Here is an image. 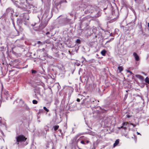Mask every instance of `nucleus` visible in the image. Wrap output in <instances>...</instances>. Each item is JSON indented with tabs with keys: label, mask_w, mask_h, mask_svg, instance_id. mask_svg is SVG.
<instances>
[{
	"label": "nucleus",
	"mask_w": 149,
	"mask_h": 149,
	"mask_svg": "<svg viewBox=\"0 0 149 149\" xmlns=\"http://www.w3.org/2000/svg\"><path fill=\"white\" fill-rule=\"evenodd\" d=\"M148 26L149 27V23H148Z\"/></svg>",
	"instance_id": "obj_43"
},
{
	"label": "nucleus",
	"mask_w": 149,
	"mask_h": 149,
	"mask_svg": "<svg viewBox=\"0 0 149 149\" xmlns=\"http://www.w3.org/2000/svg\"><path fill=\"white\" fill-rule=\"evenodd\" d=\"M1 100H0V107L1 106Z\"/></svg>",
	"instance_id": "obj_34"
},
{
	"label": "nucleus",
	"mask_w": 149,
	"mask_h": 149,
	"mask_svg": "<svg viewBox=\"0 0 149 149\" xmlns=\"http://www.w3.org/2000/svg\"><path fill=\"white\" fill-rule=\"evenodd\" d=\"M59 127L58 125H55L53 126V128H54V130L56 131L58 128Z\"/></svg>",
	"instance_id": "obj_15"
},
{
	"label": "nucleus",
	"mask_w": 149,
	"mask_h": 149,
	"mask_svg": "<svg viewBox=\"0 0 149 149\" xmlns=\"http://www.w3.org/2000/svg\"><path fill=\"white\" fill-rule=\"evenodd\" d=\"M85 100H84H84H83V103H85V101H84Z\"/></svg>",
	"instance_id": "obj_40"
},
{
	"label": "nucleus",
	"mask_w": 149,
	"mask_h": 149,
	"mask_svg": "<svg viewBox=\"0 0 149 149\" xmlns=\"http://www.w3.org/2000/svg\"><path fill=\"white\" fill-rule=\"evenodd\" d=\"M16 144L19 145V143L24 142L26 141L27 138L23 135H20L16 137Z\"/></svg>",
	"instance_id": "obj_1"
},
{
	"label": "nucleus",
	"mask_w": 149,
	"mask_h": 149,
	"mask_svg": "<svg viewBox=\"0 0 149 149\" xmlns=\"http://www.w3.org/2000/svg\"><path fill=\"white\" fill-rule=\"evenodd\" d=\"M41 110H40L39 111V112H40L41 111Z\"/></svg>",
	"instance_id": "obj_46"
},
{
	"label": "nucleus",
	"mask_w": 149,
	"mask_h": 149,
	"mask_svg": "<svg viewBox=\"0 0 149 149\" xmlns=\"http://www.w3.org/2000/svg\"><path fill=\"white\" fill-rule=\"evenodd\" d=\"M20 101L21 102V103L22 104H23L24 103V102L22 100V99H20Z\"/></svg>",
	"instance_id": "obj_23"
},
{
	"label": "nucleus",
	"mask_w": 149,
	"mask_h": 149,
	"mask_svg": "<svg viewBox=\"0 0 149 149\" xmlns=\"http://www.w3.org/2000/svg\"><path fill=\"white\" fill-rule=\"evenodd\" d=\"M135 76L141 81H143V77L141 75L137 74Z\"/></svg>",
	"instance_id": "obj_11"
},
{
	"label": "nucleus",
	"mask_w": 149,
	"mask_h": 149,
	"mask_svg": "<svg viewBox=\"0 0 149 149\" xmlns=\"http://www.w3.org/2000/svg\"><path fill=\"white\" fill-rule=\"evenodd\" d=\"M145 82L148 83V84H149V78L148 77H146L145 79Z\"/></svg>",
	"instance_id": "obj_16"
},
{
	"label": "nucleus",
	"mask_w": 149,
	"mask_h": 149,
	"mask_svg": "<svg viewBox=\"0 0 149 149\" xmlns=\"http://www.w3.org/2000/svg\"><path fill=\"white\" fill-rule=\"evenodd\" d=\"M106 53V51L105 50H102L101 52V54L103 56H105Z\"/></svg>",
	"instance_id": "obj_12"
},
{
	"label": "nucleus",
	"mask_w": 149,
	"mask_h": 149,
	"mask_svg": "<svg viewBox=\"0 0 149 149\" xmlns=\"http://www.w3.org/2000/svg\"><path fill=\"white\" fill-rule=\"evenodd\" d=\"M43 109L44 110H45L47 112H48L49 111V110L47 108H46V107H43Z\"/></svg>",
	"instance_id": "obj_18"
},
{
	"label": "nucleus",
	"mask_w": 149,
	"mask_h": 149,
	"mask_svg": "<svg viewBox=\"0 0 149 149\" xmlns=\"http://www.w3.org/2000/svg\"><path fill=\"white\" fill-rule=\"evenodd\" d=\"M130 125H133V127H134L135 126H136V125H134L133 124H132V123H130Z\"/></svg>",
	"instance_id": "obj_29"
},
{
	"label": "nucleus",
	"mask_w": 149,
	"mask_h": 149,
	"mask_svg": "<svg viewBox=\"0 0 149 149\" xmlns=\"http://www.w3.org/2000/svg\"><path fill=\"white\" fill-rule=\"evenodd\" d=\"M119 139H117L115 141V143L113 145V147H115L119 143Z\"/></svg>",
	"instance_id": "obj_10"
},
{
	"label": "nucleus",
	"mask_w": 149,
	"mask_h": 149,
	"mask_svg": "<svg viewBox=\"0 0 149 149\" xmlns=\"http://www.w3.org/2000/svg\"><path fill=\"white\" fill-rule=\"evenodd\" d=\"M77 101L78 102H79L80 101V99L79 98H77Z\"/></svg>",
	"instance_id": "obj_26"
},
{
	"label": "nucleus",
	"mask_w": 149,
	"mask_h": 149,
	"mask_svg": "<svg viewBox=\"0 0 149 149\" xmlns=\"http://www.w3.org/2000/svg\"><path fill=\"white\" fill-rule=\"evenodd\" d=\"M126 116H127V117L128 118H130L131 117V116H130V115H127Z\"/></svg>",
	"instance_id": "obj_24"
},
{
	"label": "nucleus",
	"mask_w": 149,
	"mask_h": 149,
	"mask_svg": "<svg viewBox=\"0 0 149 149\" xmlns=\"http://www.w3.org/2000/svg\"><path fill=\"white\" fill-rule=\"evenodd\" d=\"M47 23L43 25L42 28L45 27L47 25Z\"/></svg>",
	"instance_id": "obj_25"
},
{
	"label": "nucleus",
	"mask_w": 149,
	"mask_h": 149,
	"mask_svg": "<svg viewBox=\"0 0 149 149\" xmlns=\"http://www.w3.org/2000/svg\"><path fill=\"white\" fill-rule=\"evenodd\" d=\"M118 69L119 70L120 72H121L123 70V68L122 66H118Z\"/></svg>",
	"instance_id": "obj_14"
},
{
	"label": "nucleus",
	"mask_w": 149,
	"mask_h": 149,
	"mask_svg": "<svg viewBox=\"0 0 149 149\" xmlns=\"http://www.w3.org/2000/svg\"><path fill=\"white\" fill-rule=\"evenodd\" d=\"M114 39V38H111L110 39V40H111V41H112V40H113Z\"/></svg>",
	"instance_id": "obj_30"
},
{
	"label": "nucleus",
	"mask_w": 149,
	"mask_h": 149,
	"mask_svg": "<svg viewBox=\"0 0 149 149\" xmlns=\"http://www.w3.org/2000/svg\"><path fill=\"white\" fill-rule=\"evenodd\" d=\"M76 42L77 43L80 44V40L79 39H77V40Z\"/></svg>",
	"instance_id": "obj_20"
},
{
	"label": "nucleus",
	"mask_w": 149,
	"mask_h": 149,
	"mask_svg": "<svg viewBox=\"0 0 149 149\" xmlns=\"http://www.w3.org/2000/svg\"><path fill=\"white\" fill-rule=\"evenodd\" d=\"M32 73L33 74H35L36 72V71L35 70H31Z\"/></svg>",
	"instance_id": "obj_19"
},
{
	"label": "nucleus",
	"mask_w": 149,
	"mask_h": 149,
	"mask_svg": "<svg viewBox=\"0 0 149 149\" xmlns=\"http://www.w3.org/2000/svg\"><path fill=\"white\" fill-rule=\"evenodd\" d=\"M110 36H112V33H111L110 35Z\"/></svg>",
	"instance_id": "obj_39"
},
{
	"label": "nucleus",
	"mask_w": 149,
	"mask_h": 149,
	"mask_svg": "<svg viewBox=\"0 0 149 149\" xmlns=\"http://www.w3.org/2000/svg\"><path fill=\"white\" fill-rule=\"evenodd\" d=\"M127 72L129 73H130L131 74L132 73V72L130 70H128Z\"/></svg>",
	"instance_id": "obj_28"
},
{
	"label": "nucleus",
	"mask_w": 149,
	"mask_h": 149,
	"mask_svg": "<svg viewBox=\"0 0 149 149\" xmlns=\"http://www.w3.org/2000/svg\"><path fill=\"white\" fill-rule=\"evenodd\" d=\"M49 33V32H48L46 33V34H48Z\"/></svg>",
	"instance_id": "obj_35"
},
{
	"label": "nucleus",
	"mask_w": 149,
	"mask_h": 149,
	"mask_svg": "<svg viewBox=\"0 0 149 149\" xmlns=\"http://www.w3.org/2000/svg\"><path fill=\"white\" fill-rule=\"evenodd\" d=\"M77 148H78L79 149H81V148H80L79 147V146H77Z\"/></svg>",
	"instance_id": "obj_42"
},
{
	"label": "nucleus",
	"mask_w": 149,
	"mask_h": 149,
	"mask_svg": "<svg viewBox=\"0 0 149 149\" xmlns=\"http://www.w3.org/2000/svg\"><path fill=\"white\" fill-rule=\"evenodd\" d=\"M79 139H78L77 140V143H78V142L79 141Z\"/></svg>",
	"instance_id": "obj_33"
},
{
	"label": "nucleus",
	"mask_w": 149,
	"mask_h": 149,
	"mask_svg": "<svg viewBox=\"0 0 149 149\" xmlns=\"http://www.w3.org/2000/svg\"><path fill=\"white\" fill-rule=\"evenodd\" d=\"M46 42L45 41H43V42H41L40 41H38L37 42V44H40V45H43Z\"/></svg>",
	"instance_id": "obj_13"
},
{
	"label": "nucleus",
	"mask_w": 149,
	"mask_h": 149,
	"mask_svg": "<svg viewBox=\"0 0 149 149\" xmlns=\"http://www.w3.org/2000/svg\"><path fill=\"white\" fill-rule=\"evenodd\" d=\"M86 143H89V141H88V140H87V141H86Z\"/></svg>",
	"instance_id": "obj_32"
},
{
	"label": "nucleus",
	"mask_w": 149,
	"mask_h": 149,
	"mask_svg": "<svg viewBox=\"0 0 149 149\" xmlns=\"http://www.w3.org/2000/svg\"><path fill=\"white\" fill-rule=\"evenodd\" d=\"M125 137H126V136H127V134H125Z\"/></svg>",
	"instance_id": "obj_45"
},
{
	"label": "nucleus",
	"mask_w": 149,
	"mask_h": 149,
	"mask_svg": "<svg viewBox=\"0 0 149 149\" xmlns=\"http://www.w3.org/2000/svg\"><path fill=\"white\" fill-rule=\"evenodd\" d=\"M109 123H106V126H108V125H108V124Z\"/></svg>",
	"instance_id": "obj_38"
},
{
	"label": "nucleus",
	"mask_w": 149,
	"mask_h": 149,
	"mask_svg": "<svg viewBox=\"0 0 149 149\" xmlns=\"http://www.w3.org/2000/svg\"><path fill=\"white\" fill-rule=\"evenodd\" d=\"M84 59L85 60V59L84 58Z\"/></svg>",
	"instance_id": "obj_51"
},
{
	"label": "nucleus",
	"mask_w": 149,
	"mask_h": 149,
	"mask_svg": "<svg viewBox=\"0 0 149 149\" xmlns=\"http://www.w3.org/2000/svg\"><path fill=\"white\" fill-rule=\"evenodd\" d=\"M133 55L135 58V60L137 61H138L140 59L139 56L137 55L136 52H134Z\"/></svg>",
	"instance_id": "obj_8"
},
{
	"label": "nucleus",
	"mask_w": 149,
	"mask_h": 149,
	"mask_svg": "<svg viewBox=\"0 0 149 149\" xmlns=\"http://www.w3.org/2000/svg\"><path fill=\"white\" fill-rule=\"evenodd\" d=\"M109 120V118H108L107 119V120Z\"/></svg>",
	"instance_id": "obj_44"
},
{
	"label": "nucleus",
	"mask_w": 149,
	"mask_h": 149,
	"mask_svg": "<svg viewBox=\"0 0 149 149\" xmlns=\"http://www.w3.org/2000/svg\"><path fill=\"white\" fill-rule=\"evenodd\" d=\"M81 31H83V29H81Z\"/></svg>",
	"instance_id": "obj_48"
},
{
	"label": "nucleus",
	"mask_w": 149,
	"mask_h": 149,
	"mask_svg": "<svg viewBox=\"0 0 149 149\" xmlns=\"http://www.w3.org/2000/svg\"><path fill=\"white\" fill-rule=\"evenodd\" d=\"M45 50V49L44 48H42V49H40V51L41 52L42 51L43 52Z\"/></svg>",
	"instance_id": "obj_27"
},
{
	"label": "nucleus",
	"mask_w": 149,
	"mask_h": 149,
	"mask_svg": "<svg viewBox=\"0 0 149 149\" xmlns=\"http://www.w3.org/2000/svg\"><path fill=\"white\" fill-rule=\"evenodd\" d=\"M33 103L34 104H36L38 103V101L36 100H33Z\"/></svg>",
	"instance_id": "obj_17"
},
{
	"label": "nucleus",
	"mask_w": 149,
	"mask_h": 149,
	"mask_svg": "<svg viewBox=\"0 0 149 149\" xmlns=\"http://www.w3.org/2000/svg\"><path fill=\"white\" fill-rule=\"evenodd\" d=\"M137 134H138V135H139H139H141V134L139 133V132H137Z\"/></svg>",
	"instance_id": "obj_36"
},
{
	"label": "nucleus",
	"mask_w": 149,
	"mask_h": 149,
	"mask_svg": "<svg viewBox=\"0 0 149 149\" xmlns=\"http://www.w3.org/2000/svg\"><path fill=\"white\" fill-rule=\"evenodd\" d=\"M15 4L17 7L19 8L24 10L26 9V6L24 4V3L15 1Z\"/></svg>",
	"instance_id": "obj_3"
},
{
	"label": "nucleus",
	"mask_w": 149,
	"mask_h": 149,
	"mask_svg": "<svg viewBox=\"0 0 149 149\" xmlns=\"http://www.w3.org/2000/svg\"><path fill=\"white\" fill-rule=\"evenodd\" d=\"M6 95L8 94V91H6Z\"/></svg>",
	"instance_id": "obj_37"
},
{
	"label": "nucleus",
	"mask_w": 149,
	"mask_h": 149,
	"mask_svg": "<svg viewBox=\"0 0 149 149\" xmlns=\"http://www.w3.org/2000/svg\"><path fill=\"white\" fill-rule=\"evenodd\" d=\"M129 124L127 122H125L123 123L122 124V126H121L120 127H119L118 128V129H120V128H123L125 130L127 129V125H129Z\"/></svg>",
	"instance_id": "obj_4"
},
{
	"label": "nucleus",
	"mask_w": 149,
	"mask_h": 149,
	"mask_svg": "<svg viewBox=\"0 0 149 149\" xmlns=\"http://www.w3.org/2000/svg\"><path fill=\"white\" fill-rule=\"evenodd\" d=\"M44 129L45 131L44 132L43 134V135H46L47 133V131L49 130L48 127L47 126H45L44 127Z\"/></svg>",
	"instance_id": "obj_9"
},
{
	"label": "nucleus",
	"mask_w": 149,
	"mask_h": 149,
	"mask_svg": "<svg viewBox=\"0 0 149 149\" xmlns=\"http://www.w3.org/2000/svg\"><path fill=\"white\" fill-rule=\"evenodd\" d=\"M80 143L82 144H83L84 145L86 144L84 142V141L83 140H82L80 142Z\"/></svg>",
	"instance_id": "obj_22"
},
{
	"label": "nucleus",
	"mask_w": 149,
	"mask_h": 149,
	"mask_svg": "<svg viewBox=\"0 0 149 149\" xmlns=\"http://www.w3.org/2000/svg\"><path fill=\"white\" fill-rule=\"evenodd\" d=\"M81 135V134H77L75 137V138L77 139L79 136Z\"/></svg>",
	"instance_id": "obj_21"
},
{
	"label": "nucleus",
	"mask_w": 149,
	"mask_h": 149,
	"mask_svg": "<svg viewBox=\"0 0 149 149\" xmlns=\"http://www.w3.org/2000/svg\"><path fill=\"white\" fill-rule=\"evenodd\" d=\"M111 9L112 15L113 16L112 17L114 19L117 18L118 16V12L117 10L115 8H114L113 6H111Z\"/></svg>",
	"instance_id": "obj_2"
},
{
	"label": "nucleus",
	"mask_w": 149,
	"mask_h": 149,
	"mask_svg": "<svg viewBox=\"0 0 149 149\" xmlns=\"http://www.w3.org/2000/svg\"><path fill=\"white\" fill-rule=\"evenodd\" d=\"M111 41V40H109L107 41V42H106V43H108V42H110Z\"/></svg>",
	"instance_id": "obj_31"
},
{
	"label": "nucleus",
	"mask_w": 149,
	"mask_h": 149,
	"mask_svg": "<svg viewBox=\"0 0 149 149\" xmlns=\"http://www.w3.org/2000/svg\"><path fill=\"white\" fill-rule=\"evenodd\" d=\"M82 136H81L80 137V138H81Z\"/></svg>",
	"instance_id": "obj_50"
},
{
	"label": "nucleus",
	"mask_w": 149,
	"mask_h": 149,
	"mask_svg": "<svg viewBox=\"0 0 149 149\" xmlns=\"http://www.w3.org/2000/svg\"><path fill=\"white\" fill-rule=\"evenodd\" d=\"M105 123H106V120H105Z\"/></svg>",
	"instance_id": "obj_47"
},
{
	"label": "nucleus",
	"mask_w": 149,
	"mask_h": 149,
	"mask_svg": "<svg viewBox=\"0 0 149 149\" xmlns=\"http://www.w3.org/2000/svg\"><path fill=\"white\" fill-rule=\"evenodd\" d=\"M70 21V19H68L67 17L63 19V23L64 25H65L68 23Z\"/></svg>",
	"instance_id": "obj_7"
},
{
	"label": "nucleus",
	"mask_w": 149,
	"mask_h": 149,
	"mask_svg": "<svg viewBox=\"0 0 149 149\" xmlns=\"http://www.w3.org/2000/svg\"><path fill=\"white\" fill-rule=\"evenodd\" d=\"M88 8H89L90 9L89 10H87V12L86 13L88 14H91L93 12H94L95 11H96L95 10H94L93 7L92 6H90Z\"/></svg>",
	"instance_id": "obj_5"
},
{
	"label": "nucleus",
	"mask_w": 149,
	"mask_h": 149,
	"mask_svg": "<svg viewBox=\"0 0 149 149\" xmlns=\"http://www.w3.org/2000/svg\"><path fill=\"white\" fill-rule=\"evenodd\" d=\"M6 12L8 14L10 15L11 16L13 15L14 13L13 9L11 8H8L6 10Z\"/></svg>",
	"instance_id": "obj_6"
},
{
	"label": "nucleus",
	"mask_w": 149,
	"mask_h": 149,
	"mask_svg": "<svg viewBox=\"0 0 149 149\" xmlns=\"http://www.w3.org/2000/svg\"><path fill=\"white\" fill-rule=\"evenodd\" d=\"M148 101L149 102V99L148 100Z\"/></svg>",
	"instance_id": "obj_49"
},
{
	"label": "nucleus",
	"mask_w": 149,
	"mask_h": 149,
	"mask_svg": "<svg viewBox=\"0 0 149 149\" xmlns=\"http://www.w3.org/2000/svg\"><path fill=\"white\" fill-rule=\"evenodd\" d=\"M64 2H65V3H67V1L66 0H65L64 1Z\"/></svg>",
	"instance_id": "obj_41"
}]
</instances>
